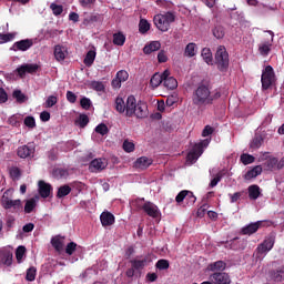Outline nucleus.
I'll list each match as a JSON object with an SVG mask.
<instances>
[{"mask_svg":"<svg viewBox=\"0 0 284 284\" xmlns=\"http://www.w3.org/2000/svg\"><path fill=\"white\" fill-rule=\"evenodd\" d=\"M217 99H221V91H212L210 81L203 80L193 92V105L197 108L213 105Z\"/></svg>","mask_w":284,"mask_h":284,"instance_id":"1","label":"nucleus"},{"mask_svg":"<svg viewBox=\"0 0 284 284\" xmlns=\"http://www.w3.org/2000/svg\"><path fill=\"white\" fill-rule=\"evenodd\" d=\"M126 116H129V119H132V116H135L136 119H146L148 104L143 101L136 102V98H134V95H129Z\"/></svg>","mask_w":284,"mask_h":284,"instance_id":"2","label":"nucleus"},{"mask_svg":"<svg viewBox=\"0 0 284 284\" xmlns=\"http://www.w3.org/2000/svg\"><path fill=\"white\" fill-rule=\"evenodd\" d=\"M274 243H276V236L274 234L267 235L264 241L257 245L255 248L254 255L255 261H263L267 253L274 247Z\"/></svg>","mask_w":284,"mask_h":284,"instance_id":"3","label":"nucleus"},{"mask_svg":"<svg viewBox=\"0 0 284 284\" xmlns=\"http://www.w3.org/2000/svg\"><path fill=\"white\" fill-rule=\"evenodd\" d=\"M215 64L220 72H227V68H230V53H227L225 45L217 47L215 52Z\"/></svg>","mask_w":284,"mask_h":284,"instance_id":"4","label":"nucleus"},{"mask_svg":"<svg viewBox=\"0 0 284 284\" xmlns=\"http://www.w3.org/2000/svg\"><path fill=\"white\" fill-rule=\"evenodd\" d=\"M175 17L172 12H166L164 14H156L153 18V23L161 32H168L170 30V24L174 23Z\"/></svg>","mask_w":284,"mask_h":284,"instance_id":"5","label":"nucleus"},{"mask_svg":"<svg viewBox=\"0 0 284 284\" xmlns=\"http://www.w3.org/2000/svg\"><path fill=\"white\" fill-rule=\"evenodd\" d=\"M10 190H7L1 197V205L3 210H13V212H21L23 210V202L21 200H12Z\"/></svg>","mask_w":284,"mask_h":284,"instance_id":"6","label":"nucleus"},{"mask_svg":"<svg viewBox=\"0 0 284 284\" xmlns=\"http://www.w3.org/2000/svg\"><path fill=\"white\" fill-rule=\"evenodd\" d=\"M261 83L262 90H270L271 85L276 83V73H274L272 65H266L262 71Z\"/></svg>","mask_w":284,"mask_h":284,"instance_id":"7","label":"nucleus"},{"mask_svg":"<svg viewBox=\"0 0 284 284\" xmlns=\"http://www.w3.org/2000/svg\"><path fill=\"white\" fill-rule=\"evenodd\" d=\"M265 223H268L267 225H272V222L270 221H257L255 223H250L248 225L243 226L241 229V234L244 236H252V234H256V232H258V230H261Z\"/></svg>","mask_w":284,"mask_h":284,"instance_id":"8","label":"nucleus"},{"mask_svg":"<svg viewBox=\"0 0 284 284\" xmlns=\"http://www.w3.org/2000/svg\"><path fill=\"white\" fill-rule=\"evenodd\" d=\"M130 263L133 270H135L136 272H141L142 270H145V267H148L150 263H152V257H150L149 255H145L144 257L141 258L136 257L130 260Z\"/></svg>","mask_w":284,"mask_h":284,"instance_id":"9","label":"nucleus"},{"mask_svg":"<svg viewBox=\"0 0 284 284\" xmlns=\"http://www.w3.org/2000/svg\"><path fill=\"white\" fill-rule=\"evenodd\" d=\"M34 145L31 143L19 146L17 150V154L20 159H32V156H34Z\"/></svg>","mask_w":284,"mask_h":284,"instance_id":"10","label":"nucleus"},{"mask_svg":"<svg viewBox=\"0 0 284 284\" xmlns=\"http://www.w3.org/2000/svg\"><path fill=\"white\" fill-rule=\"evenodd\" d=\"M210 281L212 284H231L230 275L223 272H215L210 275Z\"/></svg>","mask_w":284,"mask_h":284,"instance_id":"11","label":"nucleus"},{"mask_svg":"<svg viewBox=\"0 0 284 284\" xmlns=\"http://www.w3.org/2000/svg\"><path fill=\"white\" fill-rule=\"evenodd\" d=\"M32 45H34V41H32V39H24L14 42L11 50H13L14 52H27V50H30L32 48Z\"/></svg>","mask_w":284,"mask_h":284,"instance_id":"12","label":"nucleus"},{"mask_svg":"<svg viewBox=\"0 0 284 284\" xmlns=\"http://www.w3.org/2000/svg\"><path fill=\"white\" fill-rule=\"evenodd\" d=\"M163 85L168 90H176L179 88V82L174 77H170V70H164L163 72Z\"/></svg>","mask_w":284,"mask_h":284,"instance_id":"13","label":"nucleus"},{"mask_svg":"<svg viewBox=\"0 0 284 284\" xmlns=\"http://www.w3.org/2000/svg\"><path fill=\"white\" fill-rule=\"evenodd\" d=\"M39 70V64H22L20 68L17 69L19 77L23 78L26 74H36Z\"/></svg>","mask_w":284,"mask_h":284,"instance_id":"14","label":"nucleus"},{"mask_svg":"<svg viewBox=\"0 0 284 284\" xmlns=\"http://www.w3.org/2000/svg\"><path fill=\"white\" fill-rule=\"evenodd\" d=\"M142 210L145 212V214H148V216H151V219H159V206H156L154 203L145 202L142 205Z\"/></svg>","mask_w":284,"mask_h":284,"instance_id":"15","label":"nucleus"},{"mask_svg":"<svg viewBox=\"0 0 284 284\" xmlns=\"http://www.w3.org/2000/svg\"><path fill=\"white\" fill-rule=\"evenodd\" d=\"M38 191L41 196V199H48L50 194L52 193V184L45 183V181L40 180L38 182Z\"/></svg>","mask_w":284,"mask_h":284,"instance_id":"16","label":"nucleus"},{"mask_svg":"<svg viewBox=\"0 0 284 284\" xmlns=\"http://www.w3.org/2000/svg\"><path fill=\"white\" fill-rule=\"evenodd\" d=\"M105 168H108V162L103 159H94L89 164L91 172H101V170H105Z\"/></svg>","mask_w":284,"mask_h":284,"instance_id":"17","label":"nucleus"},{"mask_svg":"<svg viewBox=\"0 0 284 284\" xmlns=\"http://www.w3.org/2000/svg\"><path fill=\"white\" fill-rule=\"evenodd\" d=\"M100 221L103 227H110V225H114L115 217L114 214L106 211L101 213Z\"/></svg>","mask_w":284,"mask_h":284,"instance_id":"18","label":"nucleus"},{"mask_svg":"<svg viewBox=\"0 0 284 284\" xmlns=\"http://www.w3.org/2000/svg\"><path fill=\"white\" fill-rule=\"evenodd\" d=\"M54 57L57 61H65V57H68V48L57 44L54 47Z\"/></svg>","mask_w":284,"mask_h":284,"instance_id":"19","label":"nucleus"},{"mask_svg":"<svg viewBox=\"0 0 284 284\" xmlns=\"http://www.w3.org/2000/svg\"><path fill=\"white\" fill-rule=\"evenodd\" d=\"M115 110L119 112V114L125 113V116H128V99L126 102L123 100V98L118 97L115 99Z\"/></svg>","mask_w":284,"mask_h":284,"instance_id":"20","label":"nucleus"},{"mask_svg":"<svg viewBox=\"0 0 284 284\" xmlns=\"http://www.w3.org/2000/svg\"><path fill=\"white\" fill-rule=\"evenodd\" d=\"M152 164V159L148 156H141L134 162V168L138 170H148V168Z\"/></svg>","mask_w":284,"mask_h":284,"instance_id":"21","label":"nucleus"},{"mask_svg":"<svg viewBox=\"0 0 284 284\" xmlns=\"http://www.w3.org/2000/svg\"><path fill=\"white\" fill-rule=\"evenodd\" d=\"M262 172H263V168L261 165H256L244 174V180L252 181V179H256V176H260Z\"/></svg>","mask_w":284,"mask_h":284,"instance_id":"22","label":"nucleus"},{"mask_svg":"<svg viewBox=\"0 0 284 284\" xmlns=\"http://www.w3.org/2000/svg\"><path fill=\"white\" fill-rule=\"evenodd\" d=\"M268 276H270L271 281H273L274 283H283L284 270L278 268V270L270 271Z\"/></svg>","mask_w":284,"mask_h":284,"instance_id":"23","label":"nucleus"},{"mask_svg":"<svg viewBox=\"0 0 284 284\" xmlns=\"http://www.w3.org/2000/svg\"><path fill=\"white\" fill-rule=\"evenodd\" d=\"M159 50H161V42L159 41H152L143 48L144 54H152V52H156Z\"/></svg>","mask_w":284,"mask_h":284,"instance_id":"24","label":"nucleus"},{"mask_svg":"<svg viewBox=\"0 0 284 284\" xmlns=\"http://www.w3.org/2000/svg\"><path fill=\"white\" fill-rule=\"evenodd\" d=\"M247 190H248V199H251V201H256V199L261 196V186L256 184H252L248 186Z\"/></svg>","mask_w":284,"mask_h":284,"instance_id":"25","label":"nucleus"},{"mask_svg":"<svg viewBox=\"0 0 284 284\" xmlns=\"http://www.w3.org/2000/svg\"><path fill=\"white\" fill-rule=\"evenodd\" d=\"M196 43L190 42L184 49V57H189V59H192V57H196Z\"/></svg>","mask_w":284,"mask_h":284,"instance_id":"26","label":"nucleus"},{"mask_svg":"<svg viewBox=\"0 0 284 284\" xmlns=\"http://www.w3.org/2000/svg\"><path fill=\"white\" fill-rule=\"evenodd\" d=\"M98 21H101V14L91 13L83 19V26H92V23H98Z\"/></svg>","mask_w":284,"mask_h":284,"instance_id":"27","label":"nucleus"},{"mask_svg":"<svg viewBox=\"0 0 284 284\" xmlns=\"http://www.w3.org/2000/svg\"><path fill=\"white\" fill-rule=\"evenodd\" d=\"M94 59H97V51L89 50L83 61L84 65H87V68H90L94 63Z\"/></svg>","mask_w":284,"mask_h":284,"instance_id":"28","label":"nucleus"},{"mask_svg":"<svg viewBox=\"0 0 284 284\" xmlns=\"http://www.w3.org/2000/svg\"><path fill=\"white\" fill-rule=\"evenodd\" d=\"M209 144H210V142L207 140L196 143V144H194L192 152L194 154H196L197 156H201V154H203V148H207Z\"/></svg>","mask_w":284,"mask_h":284,"instance_id":"29","label":"nucleus"},{"mask_svg":"<svg viewBox=\"0 0 284 284\" xmlns=\"http://www.w3.org/2000/svg\"><path fill=\"white\" fill-rule=\"evenodd\" d=\"M161 83H163V73H155L152 75L151 80H150V85L153 89L159 88V85H161Z\"/></svg>","mask_w":284,"mask_h":284,"instance_id":"30","label":"nucleus"},{"mask_svg":"<svg viewBox=\"0 0 284 284\" xmlns=\"http://www.w3.org/2000/svg\"><path fill=\"white\" fill-rule=\"evenodd\" d=\"M12 251L6 248L2 251V263L4 265H7L8 267H10V265H12Z\"/></svg>","mask_w":284,"mask_h":284,"instance_id":"31","label":"nucleus"},{"mask_svg":"<svg viewBox=\"0 0 284 284\" xmlns=\"http://www.w3.org/2000/svg\"><path fill=\"white\" fill-rule=\"evenodd\" d=\"M225 267H227V264L223 261H217L209 265V268L211 270V272H223Z\"/></svg>","mask_w":284,"mask_h":284,"instance_id":"32","label":"nucleus"},{"mask_svg":"<svg viewBox=\"0 0 284 284\" xmlns=\"http://www.w3.org/2000/svg\"><path fill=\"white\" fill-rule=\"evenodd\" d=\"M263 143H264L263 135L255 134V136L253 138V140L250 144V148L252 150H258V148H261V145H263Z\"/></svg>","mask_w":284,"mask_h":284,"instance_id":"33","label":"nucleus"},{"mask_svg":"<svg viewBox=\"0 0 284 284\" xmlns=\"http://www.w3.org/2000/svg\"><path fill=\"white\" fill-rule=\"evenodd\" d=\"M202 58L207 65H212L214 62V59L212 58V50L210 48L202 49Z\"/></svg>","mask_w":284,"mask_h":284,"instance_id":"34","label":"nucleus"},{"mask_svg":"<svg viewBox=\"0 0 284 284\" xmlns=\"http://www.w3.org/2000/svg\"><path fill=\"white\" fill-rule=\"evenodd\" d=\"M34 207H37V200H34V197L27 200L24 204V213L32 214Z\"/></svg>","mask_w":284,"mask_h":284,"instance_id":"35","label":"nucleus"},{"mask_svg":"<svg viewBox=\"0 0 284 284\" xmlns=\"http://www.w3.org/2000/svg\"><path fill=\"white\" fill-rule=\"evenodd\" d=\"M113 44L114 45H125V34L119 31L118 33L113 34Z\"/></svg>","mask_w":284,"mask_h":284,"instance_id":"36","label":"nucleus"},{"mask_svg":"<svg viewBox=\"0 0 284 284\" xmlns=\"http://www.w3.org/2000/svg\"><path fill=\"white\" fill-rule=\"evenodd\" d=\"M70 192H72V187H70L68 184H64L58 189L57 197L63 199V196H68Z\"/></svg>","mask_w":284,"mask_h":284,"instance_id":"37","label":"nucleus"},{"mask_svg":"<svg viewBox=\"0 0 284 284\" xmlns=\"http://www.w3.org/2000/svg\"><path fill=\"white\" fill-rule=\"evenodd\" d=\"M51 245L55 252H63V241L59 236L51 239Z\"/></svg>","mask_w":284,"mask_h":284,"instance_id":"38","label":"nucleus"},{"mask_svg":"<svg viewBox=\"0 0 284 284\" xmlns=\"http://www.w3.org/2000/svg\"><path fill=\"white\" fill-rule=\"evenodd\" d=\"M69 175H70V173L68 172L67 169L58 168V169L53 170V176L55 179H68Z\"/></svg>","mask_w":284,"mask_h":284,"instance_id":"39","label":"nucleus"},{"mask_svg":"<svg viewBox=\"0 0 284 284\" xmlns=\"http://www.w3.org/2000/svg\"><path fill=\"white\" fill-rule=\"evenodd\" d=\"M12 97L18 103H26L28 101V97L21 90H14Z\"/></svg>","mask_w":284,"mask_h":284,"instance_id":"40","label":"nucleus"},{"mask_svg":"<svg viewBox=\"0 0 284 284\" xmlns=\"http://www.w3.org/2000/svg\"><path fill=\"white\" fill-rule=\"evenodd\" d=\"M94 132H97V134H101V136H105V134H109L110 129L105 123H100L95 126Z\"/></svg>","mask_w":284,"mask_h":284,"instance_id":"41","label":"nucleus"},{"mask_svg":"<svg viewBox=\"0 0 284 284\" xmlns=\"http://www.w3.org/2000/svg\"><path fill=\"white\" fill-rule=\"evenodd\" d=\"M90 88L95 90V92H105V84L101 81H92L90 83Z\"/></svg>","mask_w":284,"mask_h":284,"instance_id":"42","label":"nucleus"},{"mask_svg":"<svg viewBox=\"0 0 284 284\" xmlns=\"http://www.w3.org/2000/svg\"><path fill=\"white\" fill-rule=\"evenodd\" d=\"M122 150H124V152H128L129 154L130 152H134L135 150L134 142L130 141L129 139L124 140L122 144Z\"/></svg>","mask_w":284,"mask_h":284,"instance_id":"43","label":"nucleus"},{"mask_svg":"<svg viewBox=\"0 0 284 284\" xmlns=\"http://www.w3.org/2000/svg\"><path fill=\"white\" fill-rule=\"evenodd\" d=\"M14 37H17V33H0V44L13 41Z\"/></svg>","mask_w":284,"mask_h":284,"instance_id":"44","label":"nucleus"},{"mask_svg":"<svg viewBox=\"0 0 284 284\" xmlns=\"http://www.w3.org/2000/svg\"><path fill=\"white\" fill-rule=\"evenodd\" d=\"M139 30L141 32V34H145L146 32L150 31V22H148V20L145 19H141L140 23H139Z\"/></svg>","mask_w":284,"mask_h":284,"instance_id":"45","label":"nucleus"},{"mask_svg":"<svg viewBox=\"0 0 284 284\" xmlns=\"http://www.w3.org/2000/svg\"><path fill=\"white\" fill-rule=\"evenodd\" d=\"M240 160L243 163V165H251V163H254L255 158H254V155H250L247 153H243L241 155Z\"/></svg>","mask_w":284,"mask_h":284,"instance_id":"46","label":"nucleus"},{"mask_svg":"<svg viewBox=\"0 0 284 284\" xmlns=\"http://www.w3.org/2000/svg\"><path fill=\"white\" fill-rule=\"evenodd\" d=\"M50 10H52L54 17H60V14H63V6H61V4H57V3L52 2L50 4Z\"/></svg>","mask_w":284,"mask_h":284,"instance_id":"47","label":"nucleus"},{"mask_svg":"<svg viewBox=\"0 0 284 284\" xmlns=\"http://www.w3.org/2000/svg\"><path fill=\"white\" fill-rule=\"evenodd\" d=\"M9 174L13 181H19V179H21V169L12 166L9 171Z\"/></svg>","mask_w":284,"mask_h":284,"instance_id":"48","label":"nucleus"},{"mask_svg":"<svg viewBox=\"0 0 284 284\" xmlns=\"http://www.w3.org/2000/svg\"><path fill=\"white\" fill-rule=\"evenodd\" d=\"M37 278V267L31 266L27 270L26 280L32 282Z\"/></svg>","mask_w":284,"mask_h":284,"instance_id":"49","label":"nucleus"},{"mask_svg":"<svg viewBox=\"0 0 284 284\" xmlns=\"http://www.w3.org/2000/svg\"><path fill=\"white\" fill-rule=\"evenodd\" d=\"M155 267L156 270H160V271H163V270H170V261L168 260H159L156 263H155Z\"/></svg>","mask_w":284,"mask_h":284,"instance_id":"50","label":"nucleus"},{"mask_svg":"<svg viewBox=\"0 0 284 284\" xmlns=\"http://www.w3.org/2000/svg\"><path fill=\"white\" fill-rule=\"evenodd\" d=\"M213 37H215V39H223V37H225V29L221 26H217L213 29Z\"/></svg>","mask_w":284,"mask_h":284,"instance_id":"51","label":"nucleus"},{"mask_svg":"<svg viewBox=\"0 0 284 284\" xmlns=\"http://www.w3.org/2000/svg\"><path fill=\"white\" fill-rule=\"evenodd\" d=\"M24 125L30 130H33V128H37V121L34 120V116L29 115L24 118Z\"/></svg>","mask_w":284,"mask_h":284,"instance_id":"52","label":"nucleus"},{"mask_svg":"<svg viewBox=\"0 0 284 284\" xmlns=\"http://www.w3.org/2000/svg\"><path fill=\"white\" fill-rule=\"evenodd\" d=\"M224 173L220 171L213 180L210 182V187H216L219 183H221V180L223 179Z\"/></svg>","mask_w":284,"mask_h":284,"instance_id":"53","label":"nucleus"},{"mask_svg":"<svg viewBox=\"0 0 284 284\" xmlns=\"http://www.w3.org/2000/svg\"><path fill=\"white\" fill-rule=\"evenodd\" d=\"M77 123L80 125V128H85V125L90 123V118L87 114H80Z\"/></svg>","mask_w":284,"mask_h":284,"instance_id":"54","label":"nucleus"},{"mask_svg":"<svg viewBox=\"0 0 284 284\" xmlns=\"http://www.w3.org/2000/svg\"><path fill=\"white\" fill-rule=\"evenodd\" d=\"M115 78H118L120 82L125 83V81L130 78V74L125 70H120L116 72Z\"/></svg>","mask_w":284,"mask_h":284,"instance_id":"55","label":"nucleus"},{"mask_svg":"<svg viewBox=\"0 0 284 284\" xmlns=\"http://www.w3.org/2000/svg\"><path fill=\"white\" fill-rule=\"evenodd\" d=\"M266 168L270 170H276V165H278V159L276 158H268L265 163Z\"/></svg>","mask_w":284,"mask_h":284,"instance_id":"56","label":"nucleus"},{"mask_svg":"<svg viewBox=\"0 0 284 284\" xmlns=\"http://www.w3.org/2000/svg\"><path fill=\"white\" fill-rule=\"evenodd\" d=\"M26 254V246H18L16 250V258L18 263L23 260V255Z\"/></svg>","mask_w":284,"mask_h":284,"instance_id":"57","label":"nucleus"},{"mask_svg":"<svg viewBox=\"0 0 284 284\" xmlns=\"http://www.w3.org/2000/svg\"><path fill=\"white\" fill-rule=\"evenodd\" d=\"M80 105L83 110H90V108H92V101L89 98H82Z\"/></svg>","mask_w":284,"mask_h":284,"instance_id":"58","label":"nucleus"},{"mask_svg":"<svg viewBox=\"0 0 284 284\" xmlns=\"http://www.w3.org/2000/svg\"><path fill=\"white\" fill-rule=\"evenodd\" d=\"M74 252H77V243L70 242L65 247V254H68L69 256H72Z\"/></svg>","mask_w":284,"mask_h":284,"instance_id":"59","label":"nucleus"},{"mask_svg":"<svg viewBox=\"0 0 284 284\" xmlns=\"http://www.w3.org/2000/svg\"><path fill=\"white\" fill-rule=\"evenodd\" d=\"M194 203H196V196L194 195V193L192 191H187L186 204L187 205H194Z\"/></svg>","mask_w":284,"mask_h":284,"instance_id":"60","label":"nucleus"},{"mask_svg":"<svg viewBox=\"0 0 284 284\" xmlns=\"http://www.w3.org/2000/svg\"><path fill=\"white\" fill-rule=\"evenodd\" d=\"M270 45L267 43H263L260 45L258 50H260V54H263V57H267V54H270Z\"/></svg>","mask_w":284,"mask_h":284,"instance_id":"61","label":"nucleus"},{"mask_svg":"<svg viewBox=\"0 0 284 284\" xmlns=\"http://www.w3.org/2000/svg\"><path fill=\"white\" fill-rule=\"evenodd\" d=\"M59 99L54 95H50L47 101H45V105L47 108H53V105H57Z\"/></svg>","mask_w":284,"mask_h":284,"instance_id":"62","label":"nucleus"},{"mask_svg":"<svg viewBox=\"0 0 284 284\" xmlns=\"http://www.w3.org/2000/svg\"><path fill=\"white\" fill-rule=\"evenodd\" d=\"M186 196H187V190L181 191V192L175 196L176 203H183V201L186 200Z\"/></svg>","mask_w":284,"mask_h":284,"instance_id":"63","label":"nucleus"},{"mask_svg":"<svg viewBox=\"0 0 284 284\" xmlns=\"http://www.w3.org/2000/svg\"><path fill=\"white\" fill-rule=\"evenodd\" d=\"M210 134H214V128H212L211 125L204 126L202 131V136H210Z\"/></svg>","mask_w":284,"mask_h":284,"instance_id":"64","label":"nucleus"}]
</instances>
